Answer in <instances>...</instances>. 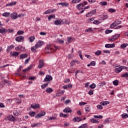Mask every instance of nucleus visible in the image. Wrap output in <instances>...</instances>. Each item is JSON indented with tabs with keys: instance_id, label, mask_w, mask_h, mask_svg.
<instances>
[{
	"instance_id": "nucleus-1",
	"label": "nucleus",
	"mask_w": 128,
	"mask_h": 128,
	"mask_svg": "<svg viewBox=\"0 0 128 128\" xmlns=\"http://www.w3.org/2000/svg\"><path fill=\"white\" fill-rule=\"evenodd\" d=\"M52 45L48 44L46 46V49L44 50V52L46 54H52L54 50L56 52V50H58L60 48V47L57 46H54V48H51Z\"/></svg>"
},
{
	"instance_id": "nucleus-2",
	"label": "nucleus",
	"mask_w": 128,
	"mask_h": 128,
	"mask_svg": "<svg viewBox=\"0 0 128 128\" xmlns=\"http://www.w3.org/2000/svg\"><path fill=\"white\" fill-rule=\"evenodd\" d=\"M126 67L124 66H120V67L116 68L115 69V72L116 74H118L122 72V70H126Z\"/></svg>"
},
{
	"instance_id": "nucleus-3",
	"label": "nucleus",
	"mask_w": 128,
	"mask_h": 128,
	"mask_svg": "<svg viewBox=\"0 0 128 128\" xmlns=\"http://www.w3.org/2000/svg\"><path fill=\"white\" fill-rule=\"evenodd\" d=\"M46 116V112L44 111H41L40 113L36 115L35 118H42V116Z\"/></svg>"
},
{
	"instance_id": "nucleus-4",
	"label": "nucleus",
	"mask_w": 128,
	"mask_h": 128,
	"mask_svg": "<svg viewBox=\"0 0 128 128\" xmlns=\"http://www.w3.org/2000/svg\"><path fill=\"white\" fill-rule=\"evenodd\" d=\"M16 42H24V36H19L16 38Z\"/></svg>"
},
{
	"instance_id": "nucleus-5",
	"label": "nucleus",
	"mask_w": 128,
	"mask_h": 128,
	"mask_svg": "<svg viewBox=\"0 0 128 128\" xmlns=\"http://www.w3.org/2000/svg\"><path fill=\"white\" fill-rule=\"evenodd\" d=\"M120 36V34H116L112 36V38H109L108 40H110V42H114V40H116V38H118Z\"/></svg>"
},
{
	"instance_id": "nucleus-6",
	"label": "nucleus",
	"mask_w": 128,
	"mask_h": 128,
	"mask_svg": "<svg viewBox=\"0 0 128 128\" xmlns=\"http://www.w3.org/2000/svg\"><path fill=\"white\" fill-rule=\"evenodd\" d=\"M52 80V77L50 75H46L44 78V82H50Z\"/></svg>"
},
{
	"instance_id": "nucleus-7",
	"label": "nucleus",
	"mask_w": 128,
	"mask_h": 128,
	"mask_svg": "<svg viewBox=\"0 0 128 128\" xmlns=\"http://www.w3.org/2000/svg\"><path fill=\"white\" fill-rule=\"evenodd\" d=\"M10 18L12 20H16V18H18V13L14 12H12L10 14Z\"/></svg>"
},
{
	"instance_id": "nucleus-8",
	"label": "nucleus",
	"mask_w": 128,
	"mask_h": 128,
	"mask_svg": "<svg viewBox=\"0 0 128 128\" xmlns=\"http://www.w3.org/2000/svg\"><path fill=\"white\" fill-rule=\"evenodd\" d=\"M8 120L10 122H16V118L12 114L8 115L7 117Z\"/></svg>"
},
{
	"instance_id": "nucleus-9",
	"label": "nucleus",
	"mask_w": 128,
	"mask_h": 128,
	"mask_svg": "<svg viewBox=\"0 0 128 128\" xmlns=\"http://www.w3.org/2000/svg\"><path fill=\"white\" fill-rule=\"evenodd\" d=\"M56 12V9L48 10L44 12V14H52V12Z\"/></svg>"
},
{
	"instance_id": "nucleus-10",
	"label": "nucleus",
	"mask_w": 128,
	"mask_h": 128,
	"mask_svg": "<svg viewBox=\"0 0 128 128\" xmlns=\"http://www.w3.org/2000/svg\"><path fill=\"white\" fill-rule=\"evenodd\" d=\"M44 44V42L42 40H39L37 42L35 46H36V48H38L42 46Z\"/></svg>"
},
{
	"instance_id": "nucleus-11",
	"label": "nucleus",
	"mask_w": 128,
	"mask_h": 128,
	"mask_svg": "<svg viewBox=\"0 0 128 128\" xmlns=\"http://www.w3.org/2000/svg\"><path fill=\"white\" fill-rule=\"evenodd\" d=\"M14 48V46L13 44L8 46L6 50V52H10V50H12Z\"/></svg>"
},
{
	"instance_id": "nucleus-12",
	"label": "nucleus",
	"mask_w": 128,
	"mask_h": 128,
	"mask_svg": "<svg viewBox=\"0 0 128 128\" xmlns=\"http://www.w3.org/2000/svg\"><path fill=\"white\" fill-rule=\"evenodd\" d=\"M54 24L56 26H60V24H62V21L60 20H56L54 22Z\"/></svg>"
},
{
	"instance_id": "nucleus-13",
	"label": "nucleus",
	"mask_w": 128,
	"mask_h": 128,
	"mask_svg": "<svg viewBox=\"0 0 128 128\" xmlns=\"http://www.w3.org/2000/svg\"><path fill=\"white\" fill-rule=\"evenodd\" d=\"M116 46V44H106L105 45V48H114Z\"/></svg>"
},
{
	"instance_id": "nucleus-14",
	"label": "nucleus",
	"mask_w": 128,
	"mask_h": 128,
	"mask_svg": "<svg viewBox=\"0 0 128 128\" xmlns=\"http://www.w3.org/2000/svg\"><path fill=\"white\" fill-rule=\"evenodd\" d=\"M44 66V60H40L39 65L38 66V68H42Z\"/></svg>"
},
{
	"instance_id": "nucleus-15",
	"label": "nucleus",
	"mask_w": 128,
	"mask_h": 128,
	"mask_svg": "<svg viewBox=\"0 0 128 128\" xmlns=\"http://www.w3.org/2000/svg\"><path fill=\"white\" fill-rule=\"evenodd\" d=\"M2 16L5 18H8L10 16V12H4L2 14Z\"/></svg>"
},
{
	"instance_id": "nucleus-16",
	"label": "nucleus",
	"mask_w": 128,
	"mask_h": 128,
	"mask_svg": "<svg viewBox=\"0 0 128 128\" xmlns=\"http://www.w3.org/2000/svg\"><path fill=\"white\" fill-rule=\"evenodd\" d=\"M15 4H16V2H12L6 4V6H14Z\"/></svg>"
},
{
	"instance_id": "nucleus-17",
	"label": "nucleus",
	"mask_w": 128,
	"mask_h": 128,
	"mask_svg": "<svg viewBox=\"0 0 128 128\" xmlns=\"http://www.w3.org/2000/svg\"><path fill=\"white\" fill-rule=\"evenodd\" d=\"M100 104H101V106H106L108 104H110V102L102 101L100 102Z\"/></svg>"
},
{
	"instance_id": "nucleus-18",
	"label": "nucleus",
	"mask_w": 128,
	"mask_h": 128,
	"mask_svg": "<svg viewBox=\"0 0 128 128\" xmlns=\"http://www.w3.org/2000/svg\"><path fill=\"white\" fill-rule=\"evenodd\" d=\"M59 6H69L70 4L68 2H59Z\"/></svg>"
},
{
	"instance_id": "nucleus-19",
	"label": "nucleus",
	"mask_w": 128,
	"mask_h": 128,
	"mask_svg": "<svg viewBox=\"0 0 128 128\" xmlns=\"http://www.w3.org/2000/svg\"><path fill=\"white\" fill-rule=\"evenodd\" d=\"M63 112H72V110L70 108L67 107L64 110Z\"/></svg>"
},
{
	"instance_id": "nucleus-20",
	"label": "nucleus",
	"mask_w": 128,
	"mask_h": 128,
	"mask_svg": "<svg viewBox=\"0 0 128 128\" xmlns=\"http://www.w3.org/2000/svg\"><path fill=\"white\" fill-rule=\"evenodd\" d=\"M90 8V6H86L85 8H84L83 10L80 11L78 14H82L84 12V10H88V9Z\"/></svg>"
},
{
	"instance_id": "nucleus-21",
	"label": "nucleus",
	"mask_w": 128,
	"mask_h": 128,
	"mask_svg": "<svg viewBox=\"0 0 128 128\" xmlns=\"http://www.w3.org/2000/svg\"><path fill=\"white\" fill-rule=\"evenodd\" d=\"M6 28H0V34H6Z\"/></svg>"
},
{
	"instance_id": "nucleus-22",
	"label": "nucleus",
	"mask_w": 128,
	"mask_h": 128,
	"mask_svg": "<svg viewBox=\"0 0 128 128\" xmlns=\"http://www.w3.org/2000/svg\"><path fill=\"white\" fill-rule=\"evenodd\" d=\"M96 66V62L94 61H92L90 62V64H88L87 65V66Z\"/></svg>"
},
{
	"instance_id": "nucleus-23",
	"label": "nucleus",
	"mask_w": 128,
	"mask_h": 128,
	"mask_svg": "<svg viewBox=\"0 0 128 128\" xmlns=\"http://www.w3.org/2000/svg\"><path fill=\"white\" fill-rule=\"evenodd\" d=\"M90 122H92V124H98V122H100L94 119V118L90 119Z\"/></svg>"
},
{
	"instance_id": "nucleus-24",
	"label": "nucleus",
	"mask_w": 128,
	"mask_h": 128,
	"mask_svg": "<svg viewBox=\"0 0 128 128\" xmlns=\"http://www.w3.org/2000/svg\"><path fill=\"white\" fill-rule=\"evenodd\" d=\"M20 54V52H13L12 54H11V56H18Z\"/></svg>"
},
{
	"instance_id": "nucleus-25",
	"label": "nucleus",
	"mask_w": 128,
	"mask_h": 128,
	"mask_svg": "<svg viewBox=\"0 0 128 128\" xmlns=\"http://www.w3.org/2000/svg\"><path fill=\"white\" fill-rule=\"evenodd\" d=\"M56 120V118L54 116L50 117L48 118L46 120V122H48L49 120Z\"/></svg>"
},
{
	"instance_id": "nucleus-26",
	"label": "nucleus",
	"mask_w": 128,
	"mask_h": 128,
	"mask_svg": "<svg viewBox=\"0 0 128 128\" xmlns=\"http://www.w3.org/2000/svg\"><path fill=\"white\" fill-rule=\"evenodd\" d=\"M46 92H48V94H50V92H52V88H48L46 90Z\"/></svg>"
},
{
	"instance_id": "nucleus-27",
	"label": "nucleus",
	"mask_w": 128,
	"mask_h": 128,
	"mask_svg": "<svg viewBox=\"0 0 128 128\" xmlns=\"http://www.w3.org/2000/svg\"><path fill=\"white\" fill-rule=\"evenodd\" d=\"M93 20H94V18H92L86 20V22L87 23H90V22H93Z\"/></svg>"
},
{
	"instance_id": "nucleus-28",
	"label": "nucleus",
	"mask_w": 128,
	"mask_h": 128,
	"mask_svg": "<svg viewBox=\"0 0 128 128\" xmlns=\"http://www.w3.org/2000/svg\"><path fill=\"white\" fill-rule=\"evenodd\" d=\"M52 18H56V15L54 14H52L48 16V20H50Z\"/></svg>"
},
{
	"instance_id": "nucleus-29",
	"label": "nucleus",
	"mask_w": 128,
	"mask_h": 128,
	"mask_svg": "<svg viewBox=\"0 0 128 128\" xmlns=\"http://www.w3.org/2000/svg\"><path fill=\"white\" fill-rule=\"evenodd\" d=\"M74 120H75V122H81V120H82V118H80V117H77V118H74Z\"/></svg>"
},
{
	"instance_id": "nucleus-30",
	"label": "nucleus",
	"mask_w": 128,
	"mask_h": 128,
	"mask_svg": "<svg viewBox=\"0 0 128 128\" xmlns=\"http://www.w3.org/2000/svg\"><path fill=\"white\" fill-rule=\"evenodd\" d=\"M28 58L27 54H22L20 55V58Z\"/></svg>"
},
{
	"instance_id": "nucleus-31",
	"label": "nucleus",
	"mask_w": 128,
	"mask_h": 128,
	"mask_svg": "<svg viewBox=\"0 0 128 128\" xmlns=\"http://www.w3.org/2000/svg\"><path fill=\"white\" fill-rule=\"evenodd\" d=\"M54 42H60V44H64V42L63 40H60L59 39H57V40H54Z\"/></svg>"
},
{
	"instance_id": "nucleus-32",
	"label": "nucleus",
	"mask_w": 128,
	"mask_h": 128,
	"mask_svg": "<svg viewBox=\"0 0 128 128\" xmlns=\"http://www.w3.org/2000/svg\"><path fill=\"white\" fill-rule=\"evenodd\" d=\"M34 38H34V36H30L28 38V40H30V42H34Z\"/></svg>"
},
{
	"instance_id": "nucleus-33",
	"label": "nucleus",
	"mask_w": 128,
	"mask_h": 128,
	"mask_svg": "<svg viewBox=\"0 0 128 128\" xmlns=\"http://www.w3.org/2000/svg\"><path fill=\"white\" fill-rule=\"evenodd\" d=\"M65 92H66L65 90H62V91H61L60 93V92L57 93L56 96H62V94H64Z\"/></svg>"
},
{
	"instance_id": "nucleus-34",
	"label": "nucleus",
	"mask_w": 128,
	"mask_h": 128,
	"mask_svg": "<svg viewBox=\"0 0 128 128\" xmlns=\"http://www.w3.org/2000/svg\"><path fill=\"white\" fill-rule=\"evenodd\" d=\"M96 56H100L102 54V51L100 50H97L96 52H95Z\"/></svg>"
},
{
	"instance_id": "nucleus-35",
	"label": "nucleus",
	"mask_w": 128,
	"mask_h": 128,
	"mask_svg": "<svg viewBox=\"0 0 128 128\" xmlns=\"http://www.w3.org/2000/svg\"><path fill=\"white\" fill-rule=\"evenodd\" d=\"M72 42V38L71 37H68V42H66L67 44H70Z\"/></svg>"
},
{
	"instance_id": "nucleus-36",
	"label": "nucleus",
	"mask_w": 128,
	"mask_h": 128,
	"mask_svg": "<svg viewBox=\"0 0 128 128\" xmlns=\"http://www.w3.org/2000/svg\"><path fill=\"white\" fill-rule=\"evenodd\" d=\"M128 44H124L120 46L121 48H126V46H128Z\"/></svg>"
},
{
	"instance_id": "nucleus-37",
	"label": "nucleus",
	"mask_w": 128,
	"mask_h": 128,
	"mask_svg": "<svg viewBox=\"0 0 128 128\" xmlns=\"http://www.w3.org/2000/svg\"><path fill=\"white\" fill-rule=\"evenodd\" d=\"M82 6V4H79L76 6V8L77 10H80Z\"/></svg>"
},
{
	"instance_id": "nucleus-38",
	"label": "nucleus",
	"mask_w": 128,
	"mask_h": 128,
	"mask_svg": "<svg viewBox=\"0 0 128 128\" xmlns=\"http://www.w3.org/2000/svg\"><path fill=\"white\" fill-rule=\"evenodd\" d=\"M80 0H72V4H78Z\"/></svg>"
},
{
	"instance_id": "nucleus-39",
	"label": "nucleus",
	"mask_w": 128,
	"mask_h": 128,
	"mask_svg": "<svg viewBox=\"0 0 128 128\" xmlns=\"http://www.w3.org/2000/svg\"><path fill=\"white\" fill-rule=\"evenodd\" d=\"M48 84H42L41 86L43 90H44V88H46V86H48Z\"/></svg>"
},
{
	"instance_id": "nucleus-40",
	"label": "nucleus",
	"mask_w": 128,
	"mask_h": 128,
	"mask_svg": "<svg viewBox=\"0 0 128 128\" xmlns=\"http://www.w3.org/2000/svg\"><path fill=\"white\" fill-rule=\"evenodd\" d=\"M36 48H38L36 46V45H35V46H33L31 48V50L32 52H36Z\"/></svg>"
},
{
	"instance_id": "nucleus-41",
	"label": "nucleus",
	"mask_w": 128,
	"mask_h": 128,
	"mask_svg": "<svg viewBox=\"0 0 128 128\" xmlns=\"http://www.w3.org/2000/svg\"><path fill=\"white\" fill-rule=\"evenodd\" d=\"M128 114H122V118H128Z\"/></svg>"
},
{
	"instance_id": "nucleus-42",
	"label": "nucleus",
	"mask_w": 128,
	"mask_h": 128,
	"mask_svg": "<svg viewBox=\"0 0 128 128\" xmlns=\"http://www.w3.org/2000/svg\"><path fill=\"white\" fill-rule=\"evenodd\" d=\"M13 114L16 116H20V112H18L17 110H15L13 112Z\"/></svg>"
},
{
	"instance_id": "nucleus-43",
	"label": "nucleus",
	"mask_w": 128,
	"mask_h": 128,
	"mask_svg": "<svg viewBox=\"0 0 128 128\" xmlns=\"http://www.w3.org/2000/svg\"><path fill=\"white\" fill-rule=\"evenodd\" d=\"M90 88L92 89L96 88V84H92L91 85H90Z\"/></svg>"
},
{
	"instance_id": "nucleus-44",
	"label": "nucleus",
	"mask_w": 128,
	"mask_h": 128,
	"mask_svg": "<svg viewBox=\"0 0 128 128\" xmlns=\"http://www.w3.org/2000/svg\"><path fill=\"white\" fill-rule=\"evenodd\" d=\"M85 32H92V28H88V29H86V30H85Z\"/></svg>"
},
{
	"instance_id": "nucleus-45",
	"label": "nucleus",
	"mask_w": 128,
	"mask_h": 128,
	"mask_svg": "<svg viewBox=\"0 0 128 128\" xmlns=\"http://www.w3.org/2000/svg\"><path fill=\"white\" fill-rule=\"evenodd\" d=\"M85 110H86V112H88L90 110V106H87L85 108Z\"/></svg>"
},
{
	"instance_id": "nucleus-46",
	"label": "nucleus",
	"mask_w": 128,
	"mask_h": 128,
	"mask_svg": "<svg viewBox=\"0 0 128 128\" xmlns=\"http://www.w3.org/2000/svg\"><path fill=\"white\" fill-rule=\"evenodd\" d=\"M18 48H19V50H21V52H24V50H25L24 48H23L22 46H18Z\"/></svg>"
},
{
	"instance_id": "nucleus-47",
	"label": "nucleus",
	"mask_w": 128,
	"mask_h": 128,
	"mask_svg": "<svg viewBox=\"0 0 128 128\" xmlns=\"http://www.w3.org/2000/svg\"><path fill=\"white\" fill-rule=\"evenodd\" d=\"M92 12H89L87 14H86V18H90V16H92Z\"/></svg>"
},
{
	"instance_id": "nucleus-48",
	"label": "nucleus",
	"mask_w": 128,
	"mask_h": 128,
	"mask_svg": "<svg viewBox=\"0 0 128 128\" xmlns=\"http://www.w3.org/2000/svg\"><path fill=\"white\" fill-rule=\"evenodd\" d=\"M91 14H92V16H94V14H96V10L94 9L90 11Z\"/></svg>"
},
{
	"instance_id": "nucleus-49",
	"label": "nucleus",
	"mask_w": 128,
	"mask_h": 128,
	"mask_svg": "<svg viewBox=\"0 0 128 128\" xmlns=\"http://www.w3.org/2000/svg\"><path fill=\"white\" fill-rule=\"evenodd\" d=\"M108 12H116V10L110 8L108 10Z\"/></svg>"
},
{
	"instance_id": "nucleus-50",
	"label": "nucleus",
	"mask_w": 128,
	"mask_h": 128,
	"mask_svg": "<svg viewBox=\"0 0 128 128\" xmlns=\"http://www.w3.org/2000/svg\"><path fill=\"white\" fill-rule=\"evenodd\" d=\"M113 84L114 86H118V80H115L113 82Z\"/></svg>"
},
{
	"instance_id": "nucleus-51",
	"label": "nucleus",
	"mask_w": 128,
	"mask_h": 128,
	"mask_svg": "<svg viewBox=\"0 0 128 128\" xmlns=\"http://www.w3.org/2000/svg\"><path fill=\"white\" fill-rule=\"evenodd\" d=\"M100 4H102V6H106L108 4V2H100Z\"/></svg>"
},
{
	"instance_id": "nucleus-52",
	"label": "nucleus",
	"mask_w": 128,
	"mask_h": 128,
	"mask_svg": "<svg viewBox=\"0 0 128 128\" xmlns=\"http://www.w3.org/2000/svg\"><path fill=\"white\" fill-rule=\"evenodd\" d=\"M86 126H88L87 124H83L81 126H80L78 128H86Z\"/></svg>"
},
{
	"instance_id": "nucleus-53",
	"label": "nucleus",
	"mask_w": 128,
	"mask_h": 128,
	"mask_svg": "<svg viewBox=\"0 0 128 128\" xmlns=\"http://www.w3.org/2000/svg\"><path fill=\"white\" fill-rule=\"evenodd\" d=\"M70 64L71 66H74L76 64V60H74L73 61H72L70 63Z\"/></svg>"
},
{
	"instance_id": "nucleus-54",
	"label": "nucleus",
	"mask_w": 128,
	"mask_h": 128,
	"mask_svg": "<svg viewBox=\"0 0 128 128\" xmlns=\"http://www.w3.org/2000/svg\"><path fill=\"white\" fill-rule=\"evenodd\" d=\"M122 78H128V73L126 72L121 76Z\"/></svg>"
},
{
	"instance_id": "nucleus-55",
	"label": "nucleus",
	"mask_w": 128,
	"mask_h": 128,
	"mask_svg": "<svg viewBox=\"0 0 128 128\" xmlns=\"http://www.w3.org/2000/svg\"><path fill=\"white\" fill-rule=\"evenodd\" d=\"M30 116H34L35 114H36V112H30L29 113Z\"/></svg>"
},
{
	"instance_id": "nucleus-56",
	"label": "nucleus",
	"mask_w": 128,
	"mask_h": 128,
	"mask_svg": "<svg viewBox=\"0 0 128 128\" xmlns=\"http://www.w3.org/2000/svg\"><path fill=\"white\" fill-rule=\"evenodd\" d=\"M114 22H115L116 26H118V24H122V22H120V20H118L115 21Z\"/></svg>"
},
{
	"instance_id": "nucleus-57",
	"label": "nucleus",
	"mask_w": 128,
	"mask_h": 128,
	"mask_svg": "<svg viewBox=\"0 0 128 128\" xmlns=\"http://www.w3.org/2000/svg\"><path fill=\"white\" fill-rule=\"evenodd\" d=\"M60 116H62V118H66V116H68V115L66 114L60 113Z\"/></svg>"
},
{
	"instance_id": "nucleus-58",
	"label": "nucleus",
	"mask_w": 128,
	"mask_h": 128,
	"mask_svg": "<svg viewBox=\"0 0 128 128\" xmlns=\"http://www.w3.org/2000/svg\"><path fill=\"white\" fill-rule=\"evenodd\" d=\"M24 31L22 30H18V32H17V34H24Z\"/></svg>"
},
{
	"instance_id": "nucleus-59",
	"label": "nucleus",
	"mask_w": 128,
	"mask_h": 128,
	"mask_svg": "<svg viewBox=\"0 0 128 128\" xmlns=\"http://www.w3.org/2000/svg\"><path fill=\"white\" fill-rule=\"evenodd\" d=\"M114 26H116V22H114L113 24H112L110 26V27L112 28H114Z\"/></svg>"
},
{
	"instance_id": "nucleus-60",
	"label": "nucleus",
	"mask_w": 128,
	"mask_h": 128,
	"mask_svg": "<svg viewBox=\"0 0 128 128\" xmlns=\"http://www.w3.org/2000/svg\"><path fill=\"white\" fill-rule=\"evenodd\" d=\"M96 108H98V110H102V108H103V107H102V104H100V105H98V106H96Z\"/></svg>"
},
{
	"instance_id": "nucleus-61",
	"label": "nucleus",
	"mask_w": 128,
	"mask_h": 128,
	"mask_svg": "<svg viewBox=\"0 0 128 128\" xmlns=\"http://www.w3.org/2000/svg\"><path fill=\"white\" fill-rule=\"evenodd\" d=\"M93 24H100V22L98 20H94V22H93Z\"/></svg>"
},
{
	"instance_id": "nucleus-62",
	"label": "nucleus",
	"mask_w": 128,
	"mask_h": 128,
	"mask_svg": "<svg viewBox=\"0 0 128 128\" xmlns=\"http://www.w3.org/2000/svg\"><path fill=\"white\" fill-rule=\"evenodd\" d=\"M79 104L80 106H84V104H86V102H82L79 103Z\"/></svg>"
},
{
	"instance_id": "nucleus-63",
	"label": "nucleus",
	"mask_w": 128,
	"mask_h": 128,
	"mask_svg": "<svg viewBox=\"0 0 128 128\" xmlns=\"http://www.w3.org/2000/svg\"><path fill=\"white\" fill-rule=\"evenodd\" d=\"M82 4V8H84V6H86V4H88V2H84Z\"/></svg>"
},
{
	"instance_id": "nucleus-64",
	"label": "nucleus",
	"mask_w": 128,
	"mask_h": 128,
	"mask_svg": "<svg viewBox=\"0 0 128 128\" xmlns=\"http://www.w3.org/2000/svg\"><path fill=\"white\" fill-rule=\"evenodd\" d=\"M106 34H110V32H112V30H106Z\"/></svg>"
}]
</instances>
